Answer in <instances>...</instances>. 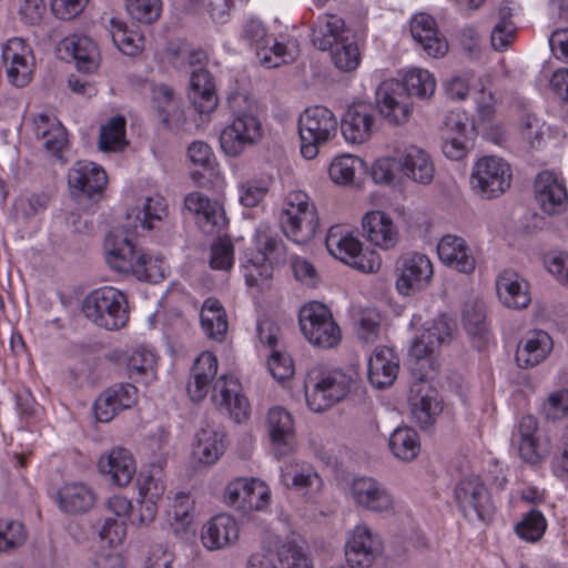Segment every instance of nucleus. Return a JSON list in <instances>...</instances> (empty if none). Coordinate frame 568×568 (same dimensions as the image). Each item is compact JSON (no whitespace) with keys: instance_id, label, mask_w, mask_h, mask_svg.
<instances>
[{"instance_id":"obj_47","label":"nucleus","mask_w":568,"mask_h":568,"mask_svg":"<svg viewBox=\"0 0 568 568\" xmlns=\"http://www.w3.org/2000/svg\"><path fill=\"white\" fill-rule=\"evenodd\" d=\"M538 429L537 418L532 415H525L518 423V452L523 460L529 464H538L545 456L538 447L536 432Z\"/></svg>"},{"instance_id":"obj_60","label":"nucleus","mask_w":568,"mask_h":568,"mask_svg":"<svg viewBox=\"0 0 568 568\" xmlns=\"http://www.w3.org/2000/svg\"><path fill=\"white\" fill-rule=\"evenodd\" d=\"M540 415L548 422L568 417V388L550 392L540 405Z\"/></svg>"},{"instance_id":"obj_21","label":"nucleus","mask_w":568,"mask_h":568,"mask_svg":"<svg viewBox=\"0 0 568 568\" xmlns=\"http://www.w3.org/2000/svg\"><path fill=\"white\" fill-rule=\"evenodd\" d=\"M184 206L205 233L219 232L227 223L223 206L216 200H212L201 192L187 194L184 199Z\"/></svg>"},{"instance_id":"obj_4","label":"nucleus","mask_w":568,"mask_h":568,"mask_svg":"<svg viewBox=\"0 0 568 568\" xmlns=\"http://www.w3.org/2000/svg\"><path fill=\"white\" fill-rule=\"evenodd\" d=\"M82 313L87 320L109 331L120 329L129 322L126 296L111 286L90 292L82 301Z\"/></svg>"},{"instance_id":"obj_35","label":"nucleus","mask_w":568,"mask_h":568,"mask_svg":"<svg viewBox=\"0 0 568 568\" xmlns=\"http://www.w3.org/2000/svg\"><path fill=\"white\" fill-rule=\"evenodd\" d=\"M410 33L423 50L433 58L444 57L448 51V43L437 29L434 18L426 13H418L410 21Z\"/></svg>"},{"instance_id":"obj_25","label":"nucleus","mask_w":568,"mask_h":568,"mask_svg":"<svg viewBox=\"0 0 568 568\" xmlns=\"http://www.w3.org/2000/svg\"><path fill=\"white\" fill-rule=\"evenodd\" d=\"M281 484L305 496H315L323 488V479L316 469L304 462L291 460L283 464L280 474Z\"/></svg>"},{"instance_id":"obj_64","label":"nucleus","mask_w":568,"mask_h":568,"mask_svg":"<svg viewBox=\"0 0 568 568\" xmlns=\"http://www.w3.org/2000/svg\"><path fill=\"white\" fill-rule=\"evenodd\" d=\"M546 527L547 524L542 514L538 510H531L516 525L515 529L521 539L535 542L542 537Z\"/></svg>"},{"instance_id":"obj_44","label":"nucleus","mask_w":568,"mask_h":568,"mask_svg":"<svg viewBox=\"0 0 568 568\" xmlns=\"http://www.w3.org/2000/svg\"><path fill=\"white\" fill-rule=\"evenodd\" d=\"M345 24L334 14L320 17L312 31V42L320 50H327L344 41Z\"/></svg>"},{"instance_id":"obj_59","label":"nucleus","mask_w":568,"mask_h":568,"mask_svg":"<svg viewBox=\"0 0 568 568\" xmlns=\"http://www.w3.org/2000/svg\"><path fill=\"white\" fill-rule=\"evenodd\" d=\"M332 62L342 72H352L361 63V52L356 43L342 41L331 48Z\"/></svg>"},{"instance_id":"obj_23","label":"nucleus","mask_w":568,"mask_h":568,"mask_svg":"<svg viewBox=\"0 0 568 568\" xmlns=\"http://www.w3.org/2000/svg\"><path fill=\"white\" fill-rule=\"evenodd\" d=\"M267 430L273 450L277 457L295 452L296 437L293 417L285 408L272 407L267 413Z\"/></svg>"},{"instance_id":"obj_61","label":"nucleus","mask_w":568,"mask_h":568,"mask_svg":"<svg viewBox=\"0 0 568 568\" xmlns=\"http://www.w3.org/2000/svg\"><path fill=\"white\" fill-rule=\"evenodd\" d=\"M519 134L523 142L530 149H540L546 142L548 128L537 116L526 115L520 122Z\"/></svg>"},{"instance_id":"obj_62","label":"nucleus","mask_w":568,"mask_h":568,"mask_svg":"<svg viewBox=\"0 0 568 568\" xmlns=\"http://www.w3.org/2000/svg\"><path fill=\"white\" fill-rule=\"evenodd\" d=\"M361 164V159L355 155L336 156L328 169L329 178L336 184H348L353 182L355 172Z\"/></svg>"},{"instance_id":"obj_34","label":"nucleus","mask_w":568,"mask_h":568,"mask_svg":"<svg viewBox=\"0 0 568 568\" xmlns=\"http://www.w3.org/2000/svg\"><path fill=\"white\" fill-rule=\"evenodd\" d=\"M367 372L374 387L383 389L392 386L399 373L398 355L393 348L376 347L368 358Z\"/></svg>"},{"instance_id":"obj_19","label":"nucleus","mask_w":568,"mask_h":568,"mask_svg":"<svg viewBox=\"0 0 568 568\" xmlns=\"http://www.w3.org/2000/svg\"><path fill=\"white\" fill-rule=\"evenodd\" d=\"M212 402L219 409H224L236 423L250 416V403L241 393L240 382L227 375H221L212 387Z\"/></svg>"},{"instance_id":"obj_32","label":"nucleus","mask_w":568,"mask_h":568,"mask_svg":"<svg viewBox=\"0 0 568 568\" xmlns=\"http://www.w3.org/2000/svg\"><path fill=\"white\" fill-rule=\"evenodd\" d=\"M496 293L499 302L510 310H525L531 302L529 284L518 273L506 270L496 278Z\"/></svg>"},{"instance_id":"obj_54","label":"nucleus","mask_w":568,"mask_h":568,"mask_svg":"<svg viewBox=\"0 0 568 568\" xmlns=\"http://www.w3.org/2000/svg\"><path fill=\"white\" fill-rule=\"evenodd\" d=\"M276 554L282 568H313L305 551V542L301 538L283 541L277 547Z\"/></svg>"},{"instance_id":"obj_50","label":"nucleus","mask_w":568,"mask_h":568,"mask_svg":"<svg viewBox=\"0 0 568 568\" xmlns=\"http://www.w3.org/2000/svg\"><path fill=\"white\" fill-rule=\"evenodd\" d=\"M325 245L328 252L345 264L352 260L362 247L361 241L349 233H344L339 226L328 230Z\"/></svg>"},{"instance_id":"obj_46","label":"nucleus","mask_w":568,"mask_h":568,"mask_svg":"<svg viewBox=\"0 0 568 568\" xmlns=\"http://www.w3.org/2000/svg\"><path fill=\"white\" fill-rule=\"evenodd\" d=\"M436 347L422 334L416 337L409 347V365L420 382L433 377L436 363L433 354Z\"/></svg>"},{"instance_id":"obj_10","label":"nucleus","mask_w":568,"mask_h":568,"mask_svg":"<svg viewBox=\"0 0 568 568\" xmlns=\"http://www.w3.org/2000/svg\"><path fill=\"white\" fill-rule=\"evenodd\" d=\"M394 273L398 294L410 296L429 286L434 276V266L426 254L409 252L397 258Z\"/></svg>"},{"instance_id":"obj_28","label":"nucleus","mask_w":568,"mask_h":568,"mask_svg":"<svg viewBox=\"0 0 568 568\" xmlns=\"http://www.w3.org/2000/svg\"><path fill=\"white\" fill-rule=\"evenodd\" d=\"M281 250V241L265 237L255 255L250 257L244 265V276L248 286H257L272 277V262L280 260Z\"/></svg>"},{"instance_id":"obj_31","label":"nucleus","mask_w":568,"mask_h":568,"mask_svg":"<svg viewBox=\"0 0 568 568\" xmlns=\"http://www.w3.org/2000/svg\"><path fill=\"white\" fill-rule=\"evenodd\" d=\"M412 393L409 406L413 420L422 428L433 425L443 412L437 390L420 382L414 386Z\"/></svg>"},{"instance_id":"obj_29","label":"nucleus","mask_w":568,"mask_h":568,"mask_svg":"<svg viewBox=\"0 0 568 568\" xmlns=\"http://www.w3.org/2000/svg\"><path fill=\"white\" fill-rule=\"evenodd\" d=\"M535 199L542 212L559 214L567 205L568 193L554 172L542 171L535 180Z\"/></svg>"},{"instance_id":"obj_5","label":"nucleus","mask_w":568,"mask_h":568,"mask_svg":"<svg viewBox=\"0 0 568 568\" xmlns=\"http://www.w3.org/2000/svg\"><path fill=\"white\" fill-rule=\"evenodd\" d=\"M338 129L339 121L328 108L315 105L305 109L298 118L302 156L315 159L320 149L336 138Z\"/></svg>"},{"instance_id":"obj_37","label":"nucleus","mask_w":568,"mask_h":568,"mask_svg":"<svg viewBox=\"0 0 568 568\" xmlns=\"http://www.w3.org/2000/svg\"><path fill=\"white\" fill-rule=\"evenodd\" d=\"M189 99L200 114H211L219 104L215 82L205 69H196L191 74Z\"/></svg>"},{"instance_id":"obj_8","label":"nucleus","mask_w":568,"mask_h":568,"mask_svg":"<svg viewBox=\"0 0 568 568\" xmlns=\"http://www.w3.org/2000/svg\"><path fill=\"white\" fill-rule=\"evenodd\" d=\"M298 320L302 334L315 347L329 349L341 343V327L326 305L320 302L305 304L300 310Z\"/></svg>"},{"instance_id":"obj_38","label":"nucleus","mask_w":568,"mask_h":568,"mask_svg":"<svg viewBox=\"0 0 568 568\" xmlns=\"http://www.w3.org/2000/svg\"><path fill=\"white\" fill-rule=\"evenodd\" d=\"M97 500L94 490L84 483L72 481L64 484L57 494L59 508L71 515L89 511Z\"/></svg>"},{"instance_id":"obj_12","label":"nucleus","mask_w":568,"mask_h":568,"mask_svg":"<svg viewBox=\"0 0 568 568\" xmlns=\"http://www.w3.org/2000/svg\"><path fill=\"white\" fill-rule=\"evenodd\" d=\"M349 496L357 508L369 513L389 515L397 508L393 491L371 476L354 478L349 486Z\"/></svg>"},{"instance_id":"obj_20","label":"nucleus","mask_w":568,"mask_h":568,"mask_svg":"<svg viewBox=\"0 0 568 568\" xmlns=\"http://www.w3.org/2000/svg\"><path fill=\"white\" fill-rule=\"evenodd\" d=\"M363 234L375 247L382 251L395 250L400 243V232L392 216L386 212L374 210L362 219Z\"/></svg>"},{"instance_id":"obj_41","label":"nucleus","mask_w":568,"mask_h":568,"mask_svg":"<svg viewBox=\"0 0 568 568\" xmlns=\"http://www.w3.org/2000/svg\"><path fill=\"white\" fill-rule=\"evenodd\" d=\"M224 449V435L217 429L206 426L195 434L192 455L197 463L213 465L223 455Z\"/></svg>"},{"instance_id":"obj_9","label":"nucleus","mask_w":568,"mask_h":568,"mask_svg":"<svg viewBox=\"0 0 568 568\" xmlns=\"http://www.w3.org/2000/svg\"><path fill=\"white\" fill-rule=\"evenodd\" d=\"M511 168L501 158L485 155L473 165L470 173L471 190L486 199H495L509 189Z\"/></svg>"},{"instance_id":"obj_6","label":"nucleus","mask_w":568,"mask_h":568,"mask_svg":"<svg viewBox=\"0 0 568 568\" xmlns=\"http://www.w3.org/2000/svg\"><path fill=\"white\" fill-rule=\"evenodd\" d=\"M352 377L341 369L314 367L306 376L304 388L308 407L324 412L346 397Z\"/></svg>"},{"instance_id":"obj_24","label":"nucleus","mask_w":568,"mask_h":568,"mask_svg":"<svg viewBox=\"0 0 568 568\" xmlns=\"http://www.w3.org/2000/svg\"><path fill=\"white\" fill-rule=\"evenodd\" d=\"M136 398L138 390L132 384L110 386L95 399V418L101 423H109L120 412L132 407Z\"/></svg>"},{"instance_id":"obj_11","label":"nucleus","mask_w":568,"mask_h":568,"mask_svg":"<svg viewBox=\"0 0 568 568\" xmlns=\"http://www.w3.org/2000/svg\"><path fill=\"white\" fill-rule=\"evenodd\" d=\"M244 38L255 47L260 62L266 68H276L283 63L293 61L298 49L296 43H281L267 36L262 22L250 20L244 26Z\"/></svg>"},{"instance_id":"obj_18","label":"nucleus","mask_w":568,"mask_h":568,"mask_svg":"<svg viewBox=\"0 0 568 568\" xmlns=\"http://www.w3.org/2000/svg\"><path fill=\"white\" fill-rule=\"evenodd\" d=\"M2 60L9 82L18 88L28 85L32 79L34 58L32 49L21 38H11L2 48Z\"/></svg>"},{"instance_id":"obj_51","label":"nucleus","mask_w":568,"mask_h":568,"mask_svg":"<svg viewBox=\"0 0 568 568\" xmlns=\"http://www.w3.org/2000/svg\"><path fill=\"white\" fill-rule=\"evenodd\" d=\"M168 518L176 535L185 531L194 520V500L185 493L175 495L170 508Z\"/></svg>"},{"instance_id":"obj_30","label":"nucleus","mask_w":568,"mask_h":568,"mask_svg":"<svg viewBox=\"0 0 568 568\" xmlns=\"http://www.w3.org/2000/svg\"><path fill=\"white\" fill-rule=\"evenodd\" d=\"M551 336L542 329H532L520 339L516 351V363L521 368H531L542 363L552 352Z\"/></svg>"},{"instance_id":"obj_1","label":"nucleus","mask_w":568,"mask_h":568,"mask_svg":"<svg viewBox=\"0 0 568 568\" xmlns=\"http://www.w3.org/2000/svg\"><path fill=\"white\" fill-rule=\"evenodd\" d=\"M372 178L378 184L397 185L410 181L418 185H429L435 179V164L430 154L419 145L395 141L392 154L374 162Z\"/></svg>"},{"instance_id":"obj_58","label":"nucleus","mask_w":568,"mask_h":568,"mask_svg":"<svg viewBox=\"0 0 568 568\" xmlns=\"http://www.w3.org/2000/svg\"><path fill=\"white\" fill-rule=\"evenodd\" d=\"M466 136V124L457 121L446 132L443 142V153L447 159L458 161L466 156L468 151Z\"/></svg>"},{"instance_id":"obj_55","label":"nucleus","mask_w":568,"mask_h":568,"mask_svg":"<svg viewBox=\"0 0 568 568\" xmlns=\"http://www.w3.org/2000/svg\"><path fill=\"white\" fill-rule=\"evenodd\" d=\"M126 144L125 119L123 116H113L101 126L99 146L102 151H120Z\"/></svg>"},{"instance_id":"obj_40","label":"nucleus","mask_w":568,"mask_h":568,"mask_svg":"<svg viewBox=\"0 0 568 568\" xmlns=\"http://www.w3.org/2000/svg\"><path fill=\"white\" fill-rule=\"evenodd\" d=\"M152 106L159 113L163 123L170 128L184 125V112L174 91L166 84H155L152 88Z\"/></svg>"},{"instance_id":"obj_27","label":"nucleus","mask_w":568,"mask_h":568,"mask_svg":"<svg viewBox=\"0 0 568 568\" xmlns=\"http://www.w3.org/2000/svg\"><path fill=\"white\" fill-rule=\"evenodd\" d=\"M339 129L346 142L361 144L369 140L375 129V114L364 103H355L346 110Z\"/></svg>"},{"instance_id":"obj_42","label":"nucleus","mask_w":568,"mask_h":568,"mask_svg":"<svg viewBox=\"0 0 568 568\" xmlns=\"http://www.w3.org/2000/svg\"><path fill=\"white\" fill-rule=\"evenodd\" d=\"M34 134L43 141V148L58 155L68 144V133L57 118L41 113L33 120Z\"/></svg>"},{"instance_id":"obj_49","label":"nucleus","mask_w":568,"mask_h":568,"mask_svg":"<svg viewBox=\"0 0 568 568\" xmlns=\"http://www.w3.org/2000/svg\"><path fill=\"white\" fill-rule=\"evenodd\" d=\"M388 446L393 455L403 462H412L420 453L419 436L408 426L394 429L389 436Z\"/></svg>"},{"instance_id":"obj_43","label":"nucleus","mask_w":568,"mask_h":568,"mask_svg":"<svg viewBox=\"0 0 568 568\" xmlns=\"http://www.w3.org/2000/svg\"><path fill=\"white\" fill-rule=\"evenodd\" d=\"M62 45L72 55L80 71L92 72L99 65L100 53L97 44L87 36L67 37Z\"/></svg>"},{"instance_id":"obj_56","label":"nucleus","mask_w":568,"mask_h":568,"mask_svg":"<svg viewBox=\"0 0 568 568\" xmlns=\"http://www.w3.org/2000/svg\"><path fill=\"white\" fill-rule=\"evenodd\" d=\"M511 16L510 8H499L498 22L494 26L490 34L491 45L497 51L506 50L515 39L516 28L511 21Z\"/></svg>"},{"instance_id":"obj_36","label":"nucleus","mask_w":568,"mask_h":568,"mask_svg":"<svg viewBox=\"0 0 568 568\" xmlns=\"http://www.w3.org/2000/svg\"><path fill=\"white\" fill-rule=\"evenodd\" d=\"M216 373V356L211 352L201 353L194 361L186 386L187 394L193 402H201L205 398Z\"/></svg>"},{"instance_id":"obj_48","label":"nucleus","mask_w":568,"mask_h":568,"mask_svg":"<svg viewBox=\"0 0 568 568\" xmlns=\"http://www.w3.org/2000/svg\"><path fill=\"white\" fill-rule=\"evenodd\" d=\"M126 369L134 382L149 383L155 378L156 356L153 349L139 346L126 356Z\"/></svg>"},{"instance_id":"obj_7","label":"nucleus","mask_w":568,"mask_h":568,"mask_svg":"<svg viewBox=\"0 0 568 568\" xmlns=\"http://www.w3.org/2000/svg\"><path fill=\"white\" fill-rule=\"evenodd\" d=\"M281 226L290 240L297 244L307 243L317 232L320 219L311 197L303 191H291L281 211Z\"/></svg>"},{"instance_id":"obj_63","label":"nucleus","mask_w":568,"mask_h":568,"mask_svg":"<svg viewBox=\"0 0 568 568\" xmlns=\"http://www.w3.org/2000/svg\"><path fill=\"white\" fill-rule=\"evenodd\" d=\"M94 531L102 542L119 546L126 537V524L121 519L105 517L97 521Z\"/></svg>"},{"instance_id":"obj_53","label":"nucleus","mask_w":568,"mask_h":568,"mask_svg":"<svg viewBox=\"0 0 568 568\" xmlns=\"http://www.w3.org/2000/svg\"><path fill=\"white\" fill-rule=\"evenodd\" d=\"M168 214L166 200L160 194H154L148 196L138 209L135 221L141 229L152 230L155 227V224L163 221Z\"/></svg>"},{"instance_id":"obj_16","label":"nucleus","mask_w":568,"mask_h":568,"mask_svg":"<svg viewBox=\"0 0 568 568\" xmlns=\"http://www.w3.org/2000/svg\"><path fill=\"white\" fill-rule=\"evenodd\" d=\"M375 102L379 113L392 124L402 125L410 119L413 105L397 80L383 81L376 89Z\"/></svg>"},{"instance_id":"obj_17","label":"nucleus","mask_w":568,"mask_h":568,"mask_svg":"<svg viewBox=\"0 0 568 568\" xmlns=\"http://www.w3.org/2000/svg\"><path fill=\"white\" fill-rule=\"evenodd\" d=\"M106 183L105 171L94 162L81 160L75 162L68 171L70 195L77 201L100 195Z\"/></svg>"},{"instance_id":"obj_2","label":"nucleus","mask_w":568,"mask_h":568,"mask_svg":"<svg viewBox=\"0 0 568 568\" xmlns=\"http://www.w3.org/2000/svg\"><path fill=\"white\" fill-rule=\"evenodd\" d=\"M229 104L232 120L221 130L219 143L226 156L239 158L246 149L262 141L263 126L254 103L246 95L235 94L230 98Z\"/></svg>"},{"instance_id":"obj_3","label":"nucleus","mask_w":568,"mask_h":568,"mask_svg":"<svg viewBox=\"0 0 568 568\" xmlns=\"http://www.w3.org/2000/svg\"><path fill=\"white\" fill-rule=\"evenodd\" d=\"M105 260L119 273H132L139 280L158 283L165 277L166 265L161 256L138 251L129 239L119 231H112L105 239Z\"/></svg>"},{"instance_id":"obj_57","label":"nucleus","mask_w":568,"mask_h":568,"mask_svg":"<svg viewBox=\"0 0 568 568\" xmlns=\"http://www.w3.org/2000/svg\"><path fill=\"white\" fill-rule=\"evenodd\" d=\"M27 530L22 523L0 517V552H11L27 541Z\"/></svg>"},{"instance_id":"obj_52","label":"nucleus","mask_w":568,"mask_h":568,"mask_svg":"<svg viewBox=\"0 0 568 568\" xmlns=\"http://www.w3.org/2000/svg\"><path fill=\"white\" fill-rule=\"evenodd\" d=\"M403 88L409 95H415L419 99L430 98L436 90L435 77L425 69L412 68L403 78Z\"/></svg>"},{"instance_id":"obj_45","label":"nucleus","mask_w":568,"mask_h":568,"mask_svg":"<svg viewBox=\"0 0 568 568\" xmlns=\"http://www.w3.org/2000/svg\"><path fill=\"white\" fill-rule=\"evenodd\" d=\"M201 326L209 338L223 341L227 332V317L221 302L209 297L201 310Z\"/></svg>"},{"instance_id":"obj_39","label":"nucleus","mask_w":568,"mask_h":568,"mask_svg":"<svg viewBox=\"0 0 568 568\" xmlns=\"http://www.w3.org/2000/svg\"><path fill=\"white\" fill-rule=\"evenodd\" d=\"M101 22L109 29L113 43L123 54L133 57L143 49V37L135 30L129 29L122 19L111 12H103Z\"/></svg>"},{"instance_id":"obj_26","label":"nucleus","mask_w":568,"mask_h":568,"mask_svg":"<svg viewBox=\"0 0 568 568\" xmlns=\"http://www.w3.org/2000/svg\"><path fill=\"white\" fill-rule=\"evenodd\" d=\"M240 538V525L229 514H219L209 519L202 527L201 540L209 550L232 547Z\"/></svg>"},{"instance_id":"obj_33","label":"nucleus","mask_w":568,"mask_h":568,"mask_svg":"<svg viewBox=\"0 0 568 568\" xmlns=\"http://www.w3.org/2000/svg\"><path fill=\"white\" fill-rule=\"evenodd\" d=\"M437 254L446 266L464 274L475 271L476 260L467 242L457 235L447 234L437 244Z\"/></svg>"},{"instance_id":"obj_15","label":"nucleus","mask_w":568,"mask_h":568,"mask_svg":"<svg viewBox=\"0 0 568 568\" xmlns=\"http://www.w3.org/2000/svg\"><path fill=\"white\" fill-rule=\"evenodd\" d=\"M224 501L244 513L261 510L270 503V489L260 479L236 478L226 485Z\"/></svg>"},{"instance_id":"obj_13","label":"nucleus","mask_w":568,"mask_h":568,"mask_svg":"<svg viewBox=\"0 0 568 568\" xmlns=\"http://www.w3.org/2000/svg\"><path fill=\"white\" fill-rule=\"evenodd\" d=\"M383 552L381 536L368 525L357 524L347 535L345 559L349 568H372Z\"/></svg>"},{"instance_id":"obj_14","label":"nucleus","mask_w":568,"mask_h":568,"mask_svg":"<svg viewBox=\"0 0 568 568\" xmlns=\"http://www.w3.org/2000/svg\"><path fill=\"white\" fill-rule=\"evenodd\" d=\"M455 495L464 516L469 521H486L491 517L494 505L479 477L463 478L455 489Z\"/></svg>"},{"instance_id":"obj_22","label":"nucleus","mask_w":568,"mask_h":568,"mask_svg":"<svg viewBox=\"0 0 568 568\" xmlns=\"http://www.w3.org/2000/svg\"><path fill=\"white\" fill-rule=\"evenodd\" d=\"M98 470L118 487H126L136 474L133 455L126 448L113 447L98 459Z\"/></svg>"}]
</instances>
